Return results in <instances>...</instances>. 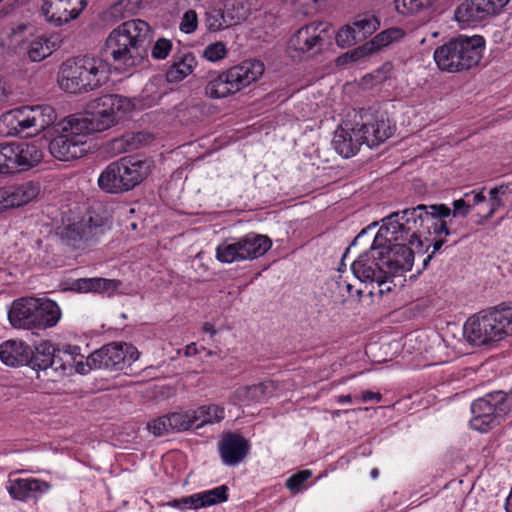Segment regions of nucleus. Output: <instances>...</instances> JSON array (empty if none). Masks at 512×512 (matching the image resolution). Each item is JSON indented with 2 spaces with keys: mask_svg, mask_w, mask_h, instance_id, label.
I'll return each instance as SVG.
<instances>
[{
  "mask_svg": "<svg viewBox=\"0 0 512 512\" xmlns=\"http://www.w3.org/2000/svg\"><path fill=\"white\" fill-rule=\"evenodd\" d=\"M133 103L127 97L108 94L89 102L83 116H71L75 129L87 134L102 132L115 126L123 116L133 110Z\"/></svg>",
  "mask_w": 512,
  "mask_h": 512,
  "instance_id": "obj_3",
  "label": "nucleus"
},
{
  "mask_svg": "<svg viewBox=\"0 0 512 512\" xmlns=\"http://www.w3.org/2000/svg\"><path fill=\"white\" fill-rule=\"evenodd\" d=\"M360 121L353 126L361 144L376 147L386 141L393 134V127L385 112L379 110H362L359 113Z\"/></svg>",
  "mask_w": 512,
  "mask_h": 512,
  "instance_id": "obj_14",
  "label": "nucleus"
},
{
  "mask_svg": "<svg viewBox=\"0 0 512 512\" xmlns=\"http://www.w3.org/2000/svg\"><path fill=\"white\" fill-rule=\"evenodd\" d=\"M121 167L124 191H129L140 184L150 173V162L133 156L122 157L116 161Z\"/></svg>",
  "mask_w": 512,
  "mask_h": 512,
  "instance_id": "obj_23",
  "label": "nucleus"
},
{
  "mask_svg": "<svg viewBox=\"0 0 512 512\" xmlns=\"http://www.w3.org/2000/svg\"><path fill=\"white\" fill-rule=\"evenodd\" d=\"M0 359L7 366L27 365L29 346L16 340H8L0 345Z\"/></svg>",
  "mask_w": 512,
  "mask_h": 512,
  "instance_id": "obj_30",
  "label": "nucleus"
},
{
  "mask_svg": "<svg viewBox=\"0 0 512 512\" xmlns=\"http://www.w3.org/2000/svg\"><path fill=\"white\" fill-rule=\"evenodd\" d=\"M510 0H465L455 10V19L467 26L497 15Z\"/></svg>",
  "mask_w": 512,
  "mask_h": 512,
  "instance_id": "obj_17",
  "label": "nucleus"
},
{
  "mask_svg": "<svg viewBox=\"0 0 512 512\" xmlns=\"http://www.w3.org/2000/svg\"><path fill=\"white\" fill-rule=\"evenodd\" d=\"M361 399L363 402H367L370 400H376L379 402L382 399V395L378 392L363 391L362 395H361Z\"/></svg>",
  "mask_w": 512,
  "mask_h": 512,
  "instance_id": "obj_59",
  "label": "nucleus"
},
{
  "mask_svg": "<svg viewBox=\"0 0 512 512\" xmlns=\"http://www.w3.org/2000/svg\"><path fill=\"white\" fill-rule=\"evenodd\" d=\"M224 13L227 21H233V25H236L247 19L249 8L242 0H227L224 5Z\"/></svg>",
  "mask_w": 512,
  "mask_h": 512,
  "instance_id": "obj_41",
  "label": "nucleus"
},
{
  "mask_svg": "<svg viewBox=\"0 0 512 512\" xmlns=\"http://www.w3.org/2000/svg\"><path fill=\"white\" fill-rule=\"evenodd\" d=\"M10 143L0 144V175L14 174Z\"/></svg>",
  "mask_w": 512,
  "mask_h": 512,
  "instance_id": "obj_48",
  "label": "nucleus"
},
{
  "mask_svg": "<svg viewBox=\"0 0 512 512\" xmlns=\"http://www.w3.org/2000/svg\"><path fill=\"white\" fill-rule=\"evenodd\" d=\"M12 95V88L6 80L0 78V107H3L8 103L10 96Z\"/></svg>",
  "mask_w": 512,
  "mask_h": 512,
  "instance_id": "obj_56",
  "label": "nucleus"
},
{
  "mask_svg": "<svg viewBox=\"0 0 512 512\" xmlns=\"http://www.w3.org/2000/svg\"><path fill=\"white\" fill-rule=\"evenodd\" d=\"M358 39L362 41L372 35L380 26V20L372 12H365L357 14L351 23Z\"/></svg>",
  "mask_w": 512,
  "mask_h": 512,
  "instance_id": "obj_39",
  "label": "nucleus"
},
{
  "mask_svg": "<svg viewBox=\"0 0 512 512\" xmlns=\"http://www.w3.org/2000/svg\"><path fill=\"white\" fill-rule=\"evenodd\" d=\"M169 423V414L163 415L150 421L147 425V428L150 432H152L155 436L160 437L166 434L172 433L171 426Z\"/></svg>",
  "mask_w": 512,
  "mask_h": 512,
  "instance_id": "obj_49",
  "label": "nucleus"
},
{
  "mask_svg": "<svg viewBox=\"0 0 512 512\" xmlns=\"http://www.w3.org/2000/svg\"><path fill=\"white\" fill-rule=\"evenodd\" d=\"M205 24L210 31H220L233 26V21H227L224 10L214 9L205 15Z\"/></svg>",
  "mask_w": 512,
  "mask_h": 512,
  "instance_id": "obj_42",
  "label": "nucleus"
},
{
  "mask_svg": "<svg viewBox=\"0 0 512 512\" xmlns=\"http://www.w3.org/2000/svg\"><path fill=\"white\" fill-rule=\"evenodd\" d=\"M86 5V0H43L41 9L48 22L61 26L76 19Z\"/></svg>",
  "mask_w": 512,
  "mask_h": 512,
  "instance_id": "obj_19",
  "label": "nucleus"
},
{
  "mask_svg": "<svg viewBox=\"0 0 512 512\" xmlns=\"http://www.w3.org/2000/svg\"><path fill=\"white\" fill-rule=\"evenodd\" d=\"M196 65V59L191 52H177L172 57V64L166 72L169 83H178L189 76Z\"/></svg>",
  "mask_w": 512,
  "mask_h": 512,
  "instance_id": "obj_29",
  "label": "nucleus"
},
{
  "mask_svg": "<svg viewBox=\"0 0 512 512\" xmlns=\"http://www.w3.org/2000/svg\"><path fill=\"white\" fill-rule=\"evenodd\" d=\"M121 167L116 161L110 163L98 178L99 187L107 193H119L124 191Z\"/></svg>",
  "mask_w": 512,
  "mask_h": 512,
  "instance_id": "obj_35",
  "label": "nucleus"
},
{
  "mask_svg": "<svg viewBox=\"0 0 512 512\" xmlns=\"http://www.w3.org/2000/svg\"><path fill=\"white\" fill-rule=\"evenodd\" d=\"M471 412V428L487 432L499 425L505 416L512 412V393L500 390L488 393L472 402Z\"/></svg>",
  "mask_w": 512,
  "mask_h": 512,
  "instance_id": "obj_10",
  "label": "nucleus"
},
{
  "mask_svg": "<svg viewBox=\"0 0 512 512\" xmlns=\"http://www.w3.org/2000/svg\"><path fill=\"white\" fill-rule=\"evenodd\" d=\"M505 509L507 512H512V487H511L510 494L508 495V497L506 499Z\"/></svg>",
  "mask_w": 512,
  "mask_h": 512,
  "instance_id": "obj_61",
  "label": "nucleus"
},
{
  "mask_svg": "<svg viewBox=\"0 0 512 512\" xmlns=\"http://www.w3.org/2000/svg\"><path fill=\"white\" fill-rule=\"evenodd\" d=\"M359 138L354 135V129L339 128L335 131L332 146L344 158L354 156L361 146Z\"/></svg>",
  "mask_w": 512,
  "mask_h": 512,
  "instance_id": "obj_31",
  "label": "nucleus"
},
{
  "mask_svg": "<svg viewBox=\"0 0 512 512\" xmlns=\"http://www.w3.org/2000/svg\"><path fill=\"white\" fill-rule=\"evenodd\" d=\"M28 109L32 120L33 132H29L27 135L43 131L53 125L57 120V113L50 105L28 106Z\"/></svg>",
  "mask_w": 512,
  "mask_h": 512,
  "instance_id": "obj_33",
  "label": "nucleus"
},
{
  "mask_svg": "<svg viewBox=\"0 0 512 512\" xmlns=\"http://www.w3.org/2000/svg\"><path fill=\"white\" fill-rule=\"evenodd\" d=\"M92 370L90 355L84 361L79 346L66 345L62 349L57 348L55 372L60 375L72 374L75 371L79 374H87Z\"/></svg>",
  "mask_w": 512,
  "mask_h": 512,
  "instance_id": "obj_20",
  "label": "nucleus"
},
{
  "mask_svg": "<svg viewBox=\"0 0 512 512\" xmlns=\"http://www.w3.org/2000/svg\"><path fill=\"white\" fill-rule=\"evenodd\" d=\"M170 505L173 507H180L183 505L181 499H174L172 502H170Z\"/></svg>",
  "mask_w": 512,
  "mask_h": 512,
  "instance_id": "obj_64",
  "label": "nucleus"
},
{
  "mask_svg": "<svg viewBox=\"0 0 512 512\" xmlns=\"http://www.w3.org/2000/svg\"><path fill=\"white\" fill-rule=\"evenodd\" d=\"M197 28V14L194 10L187 11L180 24V30L184 33H192Z\"/></svg>",
  "mask_w": 512,
  "mask_h": 512,
  "instance_id": "obj_54",
  "label": "nucleus"
},
{
  "mask_svg": "<svg viewBox=\"0 0 512 512\" xmlns=\"http://www.w3.org/2000/svg\"><path fill=\"white\" fill-rule=\"evenodd\" d=\"M32 26L26 23H16L6 26L0 32V46L8 52L18 53L25 49L28 36L32 35Z\"/></svg>",
  "mask_w": 512,
  "mask_h": 512,
  "instance_id": "obj_26",
  "label": "nucleus"
},
{
  "mask_svg": "<svg viewBox=\"0 0 512 512\" xmlns=\"http://www.w3.org/2000/svg\"><path fill=\"white\" fill-rule=\"evenodd\" d=\"M484 45L482 36H460L437 47L433 58L441 71L448 73L467 71L479 64Z\"/></svg>",
  "mask_w": 512,
  "mask_h": 512,
  "instance_id": "obj_5",
  "label": "nucleus"
},
{
  "mask_svg": "<svg viewBox=\"0 0 512 512\" xmlns=\"http://www.w3.org/2000/svg\"><path fill=\"white\" fill-rule=\"evenodd\" d=\"M336 43L341 48L350 47L355 45L357 42L362 41L358 39V35L354 30L352 24L345 25L342 27L335 36Z\"/></svg>",
  "mask_w": 512,
  "mask_h": 512,
  "instance_id": "obj_45",
  "label": "nucleus"
},
{
  "mask_svg": "<svg viewBox=\"0 0 512 512\" xmlns=\"http://www.w3.org/2000/svg\"><path fill=\"white\" fill-rule=\"evenodd\" d=\"M50 488L49 482L36 478H10L7 486L10 496L19 501L36 499Z\"/></svg>",
  "mask_w": 512,
  "mask_h": 512,
  "instance_id": "obj_24",
  "label": "nucleus"
},
{
  "mask_svg": "<svg viewBox=\"0 0 512 512\" xmlns=\"http://www.w3.org/2000/svg\"><path fill=\"white\" fill-rule=\"evenodd\" d=\"M203 331L210 333L211 336H214L216 334V330H215L214 326L210 323H205L203 325Z\"/></svg>",
  "mask_w": 512,
  "mask_h": 512,
  "instance_id": "obj_62",
  "label": "nucleus"
},
{
  "mask_svg": "<svg viewBox=\"0 0 512 512\" xmlns=\"http://www.w3.org/2000/svg\"><path fill=\"white\" fill-rule=\"evenodd\" d=\"M150 135L145 132L126 133L112 141V149L116 153H125L140 148L147 143Z\"/></svg>",
  "mask_w": 512,
  "mask_h": 512,
  "instance_id": "obj_38",
  "label": "nucleus"
},
{
  "mask_svg": "<svg viewBox=\"0 0 512 512\" xmlns=\"http://www.w3.org/2000/svg\"><path fill=\"white\" fill-rule=\"evenodd\" d=\"M437 0H394L396 10L401 14H414L432 6Z\"/></svg>",
  "mask_w": 512,
  "mask_h": 512,
  "instance_id": "obj_43",
  "label": "nucleus"
},
{
  "mask_svg": "<svg viewBox=\"0 0 512 512\" xmlns=\"http://www.w3.org/2000/svg\"><path fill=\"white\" fill-rule=\"evenodd\" d=\"M19 108L12 109L2 114L0 118V127L5 126L6 130H2L3 133L9 136H18V117Z\"/></svg>",
  "mask_w": 512,
  "mask_h": 512,
  "instance_id": "obj_46",
  "label": "nucleus"
},
{
  "mask_svg": "<svg viewBox=\"0 0 512 512\" xmlns=\"http://www.w3.org/2000/svg\"><path fill=\"white\" fill-rule=\"evenodd\" d=\"M108 229L107 218L88 212L82 217L63 219L58 234L65 245L83 250L96 243Z\"/></svg>",
  "mask_w": 512,
  "mask_h": 512,
  "instance_id": "obj_9",
  "label": "nucleus"
},
{
  "mask_svg": "<svg viewBox=\"0 0 512 512\" xmlns=\"http://www.w3.org/2000/svg\"><path fill=\"white\" fill-rule=\"evenodd\" d=\"M193 425L196 428L203 427L207 424L221 422L225 417V410L215 404L203 405L198 407L192 413Z\"/></svg>",
  "mask_w": 512,
  "mask_h": 512,
  "instance_id": "obj_36",
  "label": "nucleus"
},
{
  "mask_svg": "<svg viewBox=\"0 0 512 512\" xmlns=\"http://www.w3.org/2000/svg\"><path fill=\"white\" fill-rule=\"evenodd\" d=\"M172 42L166 38H159L151 49V56L155 60H164L172 51Z\"/></svg>",
  "mask_w": 512,
  "mask_h": 512,
  "instance_id": "obj_50",
  "label": "nucleus"
},
{
  "mask_svg": "<svg viewBox=\"0 0 512 512\" xmlns=\"http://www.w3.org/2000/svg\"><path fill=\"white\" fill-rule=\"evenodd\" d=\"M421 206L426 208L421 210L422 213H431V215L439 220L438 223L444 224L446 228L443 231H435L434 229H430V233L427 235V237L422 238V240L419 239L421 244H418L417 238H411L410 240H407L412 246H416L418 255L423 257L426 253H428V255L423 258V268H426L433 255L439 251L446 242V240L442 238L441 235L444 234L445 236H449L451 234L447 226V222L445 221V218L451 216V208L446 204H420L417 207Z\"/></svg>",
  "mask_w": 512,
  "mask_h": 512,
  "instance_id": "obj_16",
  "label": "nucleus"
},
{
  "mask_svg": "<svg viewBox=\"0 0 512 512\" xmlns=\"http://www.w3.org/2000/svg\"><path fill=\"white\" fill-rule=\"evenodd\" d=\"M512 182L508 184H502L500 186L494 187L490 190L489 194H498V195H505L507 193H510L512 191Z\"/></svg>",
  "mask_w": 512,
  "mask_h": 512,
  "instance_id": "obj_58",
  "label": "nucleus"
},
{
  "mask_svg": "<svg viewBox=\"0 0 512 512\" xmlns=\"http://www.w3.org/2000/svg\"><path fill=\"white\" fill-rule=\"evenodd\" d=\"M312 476V472L308 469L301 470L292 476H290L286 481V487L293 493H299L304 486V483Z\"/></svg>",
  "mask_w": 512,
  "mask_h": 512,
  "instance_id": "obj_47",
  "label": "nucleus"
},
{
  "mask_svg": "<svg viewBox=\"0 0 512 512\" xmlns=\"http://www.w3.org/2000/svg\"><path fill=\"white\" fill-rule=\"evenodd\" d=\"M57 348L49 341H41L32 350L29 347L27 365L33 370L45 371L49 368L55 371Z\"/></svg>",
  "mask_w": 512,
  "mask_h": 512,
  "instance_id": "obj_27",
  "label": "nucleus"
},
{
  "mask_svg": "<svg viewBox=\"0 0 512 512\" xmlns=\"http://www.w3.org/2000/svg\"><path fill=\"white\" fill-rule=\"evenodd\" d=\"M121 285V281L101 277L80 278L72 283L71 289L80 293H104L114 292Z\"/></svg>",
  "mask_w": 512,
  "mask_h": 512,
  "instance_id": "obj_32",
  "label": "nucleus"
},
{
  "mask_svg": "<svg viewBox=\"0 0 512 512\" xmlns=\"http://www.w3.org/2000/svg\"><path fill=\"white\" fill-rule=\"evenodd\" d=\"M106 78L107 69L103 60L87 55L66 60L58 73L60 88L71 94L94 90Z\"/></svg>",
  "mask_w": 512,
  "mask_h": 512,
  "instance_id": "obj_4",
  "label": "nucleus"
},
{
  "mask_svg": "<svg viewBox=\"0 0 512 512\" xmlns=\"http://www.w3.org/2000/svg\"><path fill=\"white\" fill-rule=\"evenodd\" d=\"M14 174L37 166L43 159L41 147L36 142H11Z\"/></svg>",
  "mask_w": 512,
  "mask_h": 512,
  "instance_id": "obj_22",
  "label": "nucleus"
},
{
  "mask_svg": "<svg viewBox=\"0 0 512 512\" xmlns=\"http://www.w3.org/2000/svg\"><path fill=\"white\" fill-rule=\"evenodd\" d=\"M380 253H382L380 259L384 261L391 277L399 270L410 271L412 269L417 248L407 240L387 241L380 249Z\"/></svg>",
  "mask_w": 512,
  "mask_h": 512,
  "instance_id": "obj_18",
  "label": "nucleus"
},
{
  "mask_svg": "<svg viewBox=\"0 0 512 512\" xmlns=\"http://www.w3.org/2000/svg\"><path fill=\"white\" fill-rule=\"evenodd\" d=\"M425 207H413L402 211L393 212L385 217L378 233L374 237L369 251L359 255L352 263L351 270L354 276L364 283H377L382 287L390 278L389 273L385 270L384 261L380 259L382 253L380 249L387 241L410 240L411 238L421 239L429 235V230L435 231L445 230V225L438 223L439 220L433 215L422 213ZM418 244H421L418 240ZM390 291V287L386 288ZM385 289L380 288L379 293L383 294Z\"/></svg>",
  "mask_w": 512,
  "mask_h": 512,
  "instance_id": "obj_1",
  "label": "nucleus"
},
{
  "mask_svg": "<svg viewBox=\"0 0 512 512\" xmlns=\"http://www.w3.org/2000/svg\"><path fill=\"white\" fill-rule=\"evenodd\" d=\"M264 72L259 60H245L222 72H210L205 95L212 99L225 98L235 94L257 81Z\"/></svg>",
  "mask_w": 512,
  "mask_h": 512,
  "instance_id": "obj_8",
  "label": "nucleus"
},
{
  "mask_svg": "<svg viewBox=\"0 0 512 512\" xmlns=\"http://www.w3.org/2000/svg\"><path fill=\"white\" fill-rule=\"evenodd\" d=\"M17 117L19 123L18 135L29 130L33 131V125L29 114L28 106L19 107V114H17Z\"/></svg>",
  "mask_w": 512,
  "mask_h": 512,
  "instance_id": "obj_53",
  "label": "nucleus"
},
{
  "mask_svg": "<svg viewBox=\"0 0 512 512\" xmlns=\"http://www.w3.org/2000/svg\"><path fill=\"white\" fill-rule=\"evenodd\" d=\"M52 36L40 35L29 42L25 49L27 56L32 62H40L52 54L57 48L56 41H52Z\"/></svg>",
  "mask_w": 512,
  "mask_h": 512,
  "instance_id": "obj_34",
  "label": "nucleus"
},
{
  "mask_svg": "<svg viewBox=\"0 0 512 512\" xmlns=\"http://www.w3.org/2000/svg\"><path fill=\"white\" fill-rule=\"evenodd\" d=\"M267 388L263 382L242 386L235 390L234 398L239 402L259 401L265 396Z\"/></svg>",
  "mask_w": 512,
  "mask_h": 512,
  "instance_id": "obj_40",
  "label": "nucleus"
},
{
  "mask_svg": "<svg viewBox=\"0 0 512 512\" xmlns=\"http://www.w3.org/2000/svg\"><path fill=\"white\" fill-rule=\"evenodd\" d=\"M138 358L139 352L132 344L112 342L91 353L90 364L92 370L121 371Z\"/></svg>",
  "mask_w": 512,
  "mask_h": 512,
  "instance_id": "obj_15",
  "label": "nucleus"
},
{
  "mask_svg": "<svg viewBox=\"0 0 512 512\" xmlns=\"http://www.w3.org/2000/svg\"><path fill=\"white\" fill-rule=\"evenodd\" d=\"M168 424L171 426L172 433L186 431L194 426L192 415L188 412L169 413Z\"/></svg>",
  "mask_w": 512,
  "mask_h": 512,
  "instance_id": "obj_44",
  "label": "nucleus"
},
{
  "mask_svg": "<svg viewBox=\"0 0 512 512\" xmlns=\"http://www.w3.org/2000/svg\"><path fill=\"white\" fill-rule=\"evenodd\" d=\"M61 318L58 304L49 299L23 297L13 301L8 319L14 328L47 329L54 327Z\"/></svg>",
  "mask_w": 512,
  "mask_h": 512,
  "instance_id": "obj_7",
  "label": "nucleus"
},
{
  "mask_svg": "<svg viewBox=\"0 0 512 512\" xmlns=\"http://www.w3.org/2000/svg\"><path fill=\"white\" fill-rule=\"evenodd\" d=\"M404 35L405 32L401 28H389L378 33L373 39H371L369 42H366L362 46L366 48L365 52L368 56L373 52H376L388 46L389 44L400 40L404 37Z\"/></svg>",
  "mask_w": 512,
  "mask_h": 512,
  "instance_id": "obj_37",
  "label": "nucleus"
},
{
  "mask_svg": "<svg viewBox=\"0 0 512 512\" xmlns=\"http://www.w3.org/2000/svg\"><path fill=\"white\" fill-rule=\"evenodd\" d=\"M334 30L330 23L312 21L301 26L289 39L288 47L296 52L316 56L331 44Z\"/></svg>",
  "mask_w": 512,
  "mask_h": 512,
  "instance_id": "obj_12",
  "label": "nucleus"
},
{
  "mask_svg": "<svg viewBox=\"0 0 512 512\" xmlns=\"http://www.w3.org/2000/svg\"><path fill=\"white\" fill-rule=\"evenodd\" d=\"M490 204L491 208L485 217L486 219L492 217L494 213L504 205V202L498 194H490Z\"/></svg>",
  "mask_w": 512,
  "mask_h": 512,
  "instance_id": "obj_57",
  "label": "nucleus"
},
{
  "mask_svg": "<svg viewBox=\"0 0 512 512\" xmlns=\"http://www.w3.org/2000/svg\"><path fill=\"white\" fill-rule=\"evenodd\" d=\"M464 336L476 346L500 341L512 335V307L499 305L470 317L464 324Z\"/></svg>",
  "mask_w": 512,
  "mask_h": 512,
  "instance_id": "obj_6",
  "label": "nucleus"
},
{
  "mask_svg": "<svg viewBox=\"0 0 512 512\" xmlns=\"http://www.w3.org/2000/svg\"><path fill=\"white\" fill-rule=\"evenodd\" d=\"M271 246L272 241L268 236L252 232L219 244L216 259L222 263L253 260L263 256Z\"/></svg>",
  "mask_w": 512,
  "mask_h": 512,
  "instance_id": "obj_11",
  "label": "nucleus"
},
{
  "mask_svg": "<svg viewBox=\"0 0 512 512\" xmlns=\"http://www.w3.org/2000/svg\"><path fill=\"white\" fill-rule=\"evenodd\" d=\"M471 211V206L467 204L463 199H457L453 201V210L451 209V215L454 217H466Z\"/></svg>",
  "mask_w": 512,
  "mask_h": 512,
  "instance_id": "obj_55",
  "label": "nucleus"
},
{
  "mask_svg": "<svg viewBox=\"0 0 512 512\" xmlns=\"http://www.w3.org/2000/svg\"><path fill=\"white\" fill-rule=\"evenodd\" d=\"M471 194H473V204L474 205L482 203L486 200V197L482 191L478 192V193L471 192Z\"/></svg>",
  "mask_w": 512,
  "mask_h": 512,
  "instance_id": "obj_60",
  "label": "nucleus"
},
{
  "mask_svg": "<svg viewBox=\"0 0 512 512\" xmlns=\"http://www.w3.org/2000/svg\"><path fill=\"white\" fill-rule=\"evenodd\" d=\"M226 54L227 50L222 42L209 44L203 52V56L211 62L222 60L226 57Z\"/></svg>",
  "mask_w": 512,
  "mask_h": 512,
  "instance_id": "obj_51",
  "label": "nucleus"
},
{
  "mask_svg": "<svg viewBox=\"0 0 512 512\" xmlns=\"http://www.w3.org/2000/svg\"><path fill=\"white\" fill-rule=\"evenodd\" d=\"M75 121L70 116L61 123L62 133L49 142L50 154L60 161H71L82 157L87 152L86 134L75 129Z\"/></svg>",
  "mask_w": 512,
  "mask_h": 512,
  "instance_id": "obj_13",
  "label": "nucleus"
},
{
  "mask_svg": "<svg viewBox=\"0 0 512 512\" xmlns=\"http://www.w3.org/2000/svg\"><path fill=\"white\" fill-rule=\"evenodd\" d=\"M218 449L225 465L236 466L247 457L250 444L242 435L228 432L220 440Z\"/></svg>",
  "mask_w": 512,
  "mask_h": 512,
  "instance_id": "obj_21",
  "label": "nucleus"
},
{
  "mask_svg": "<svg viewBox=\"0 0 512 512\" xmlns=\"http://www.w3.org/2000/svg\"><path fill=\"white\" fill-rule=\"evenodd\" d=\"M365 47L359 46L351 51H348L341 56H339L336 60L337 65H344L347 63L356 62L367 56L365 52Z\"/></svg>",
  "mask_w": 512,
  "mask_h": 512,
  "instance_id": "obj_52",
  "label": "nucleus"
},
{
  "mask_svg": "<svg viewBox=\"0 0 512 512\" xmlns=\"http://www.w3.org/2000/svg\"><path fill=\"white\" fill-rule=\"evenodd\" d=\"M228 499V487L226 485L218 486L214 489L193 494L181 498L185 507L199 509L225 502Z\"/></svg>",
  "mask_w": 512,
  "mask_h": 512,
  "instance_id": "obj_28",
  "label": "nucleus"
},
{
  "mask_svg": "<svg viewBox=\"0 0 512 512\" xmlns=\"http://www.w3.org/2000/svg\"><path fill=\"white\" fill-rule=\"evenodd\" d=\"M6 209L19 207L32 201L40 192V187L33 181L1 187Z\"/></svg>",
  "mask_w": 512,
  "mask_h": 512,
  "instance_id": "obj_25",
  "label": "nucleus"
},
{
  "mask_svg": "<svg viewBox=\"0 0 512 512\" xmlns=\"http://www.w3.org/2000/svg\"><path fill=\"white\" fill-rule=\"evenodd\" d=\"M352 401V396L350 394L340 395L337 397L338 403H350Z\"/></svg>",
  "mask_w": 512,
  "mask_h": 512,
  "instance_id": "obj_63",
  "label": "nucleus"
},
{
  "mask_svg": "<svg viewBox=\"0 0 512 512\" xmlns=\"http://www.w3.org/2000/svg\"><path fill=\"white\" fill-rule=\"evenodd\" d=\"M151 39L149 24L141 19L126 21L113 29L101 49L103 63L116 69L138 65L147 54Z\"/></svg>",
  "mask_w": 512,
  "mask_h": 512,
  "instance_id": "obj_2",
  "label": "nucleus"
}]
</instances>
